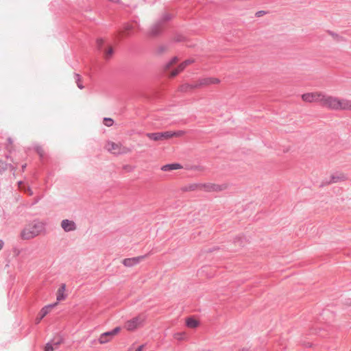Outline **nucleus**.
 Returning <instances> with one entry per match:
<instances>
[{"label":"nucleus","mask_w":351,"mask_h":351,"mask_svg":"<svg viewBox=\"0 0 351 351\" xmlns=\"http://www.w3.org/2000/svg\"><path fill=\"white\" fill-rule=\"evenodd\" d=\"M184 191H201V182L191 183L183 188Z\"/></svg>","instance_id":"nucleus-11"},{"label":"nucleus","mask_w":351,"mask_h":351,"mask_svg":"<svg viewBox=\"0 0 351 351\" xmlns=\"http://www.w3.org/2000/svg\"><path fill=\"white\" fill-rule=\"evenodd\" d=\"M108 334H110V331L104 332L99 336V338L98 340L99 343L104 344V343H106L112 340V339L113 338L112 335H108Z\"/></svg>","instance_id":"nucleus-14"},{"label":"nucleus","mask_w":351,"mask_h":351,"mask_svg":"<svg viewBox=\"0 0 351 351\" xmlns=\"http://www.w3.org/2000/svg\"><path fill=\"white\" fill-rule=\"evenodd\" d=\"M19 188L21 189H23L25 191V192L27 193L29 196L33 195V191H32L31 189H29V187L25 189L24 184H22L21 182H19Z\"/></svg>","instance_id":"nucleus-20"},{"label":"nucleus","mask_w":351,"mask_h":351,"mask_svg":"<svg viewBox=\"0 0 351 351\" xmlns=\"http://www.w3.org/2000/svg\"><path fill=\"white\" fill-rule=\"evenodd\" d=\"M5 169V164L1 161H0V170Z\"/></svg>","instance_id":"nucleus-28"},{"label":"nucleus","mask_w":351,"mask_h":351,"mask_svg":"<svg viewBox=\"0 0 351 351\" xmlns=\"http://www.w3.org/2000/svg\"><path fill=\"white\" fill-rule=\"evenodd\" d=\"M179 68H180V70H181L182 71L186 67L185 66V64H184L183 62L180 63L179 65H178Z\"/></svg>","instance_id":"nucleus-27"},{"label":"nucleus","mask_w":351,"mask_h":351,"mask_svg":"<svg viewBox=\"0 0 351 351\" xmlns=\"http://www.w3.org/2000/svg\"><path fill=\"white\" fill-rule=\"evenodd\" d=\"M143 348H144L143 345L138 346L135 350H134V348L132 347H130L127 351H142Z\"/></svg>","instance_id":"nucleus-25"},{"label":"nucleus","mask_w":351,"mask_h":351,"mask_svg":"<svg viewBox=\"0 0 351 351\" xmlns=\"http://www.w3.org/2000/svg\"><path fill=\"white\" fill-rule=\"evenodd\" d=\"M121 330V327H116L112 330L110 331V335H112V337H114L115 335H118L120 332Z\"/></svg>","instance_id":"nucleus-22"},{"label":"nucleus","mask_w":351,"mask_h":351,"mask_svg":"<svg viewBox=\"0 0 351 351\" xmlns=\"http://www.w3.org/2000/svg\"><path fill=\"white\" fill-rule=\"evenodd\" d=\"M104 124L108 127L112 125L113 120L110 118H105L104 119Z\"/></svg>","instance_id":"nucleus-23"},{"label":"nucleus","mask_w":351,"mask_h":351,"mask_svg":"<svg viewBox=\"0 0 351 351\" xmlns=\"http://www.w3.org/2000/svg\"><path fill=\"white\" fill-rule=\"evenodd\" d=\"M178 58L177 57L172 58L169 62H167L164 65V70L165 71H168L169 69H170V68L171 66L175 65L178 62Z\"/></svg>","instance_id":"nucleus-18"},{"label":"nucleus","mask_w":351,"mask_h":351,"mask_svg":"<svg viewBox=\"0 0 351 351\" xmlns=\"http://www.w3.org/2000/svg\"><path fill=\"white\" fill-rule=\"evenodd\" d=\"M106 149L113 154H127L130 149L123 146L120 143L108 142L105 146Z\"/></svg>","instance_id":"nucleus-6"},{"label":"nucleus","mask_w":351,"mask_h":351,"mask_svg":"<svg viewBox=\"0 0 351 351\" xmlns=\"http://www.w3.org/2000/svg\"><path fill=\"white\" fill-rule=\"evenodd\" d=\"M54 349L55 348L53 347V346L49 343H47L45 346V351H53Z\"/></svg>","instance_id":"nucleus-24"},{"label":"nucleus","mask_w":351,"mask_h":351,"mask_svg":"<svg viewBox=\"0 0 351 351\" xmlns=\"http://www.w3.org/2000/svg\"><path fill=\"white\" fill-rule=\"evenodd\" d=\"M61 227L66 232L73 231L76 229L75 222L69 219L62 220L61 222Z\"/></svg>","instance_id":"nucleus-10"},{"label":"nucleus","mask_w":351,"mask_h":351,"mask_svg":"<svg viewBox=\"0 0 351 351\" xmlns=\"http://www.w3.org/2000/svg\"><path fill=\"white\" fill-rule=\"evenodd\" d=\"M44 230L45 224L43 222L34 221L22 230L21 237L23 239L29 240L42 233Z\"/></svg>","instance_id":"nucleus-3"},{"label":"nucleus","mask_w":351,"mask_h":351,"mask_svg":"<svg viewBox=\"0 0 351 351\" xmlns=\"http://www.w3.org/2000/svg\"><path fill=\"white\" fill-rule=\"evenodd\" d=\"M146 136L152 141H162L161 138V134L160 132H156V133H147Z\"/></svg>","instance_id":"nucleus-17"},{"label":"nucleus","mask_w":351,"mask_h":351,"mask_svg":"<svg viewBox=\"0 0 351 351\" xmlns=\"http://www.w3.org/2000/svg\"><path fill=\"white\" fill-rule=\"evenodd\" d=\"M77 86H78V87L80 88H83V86L80 83L77 84Z\"/></svg>","instance_id":"nucleus-33"},{"label":"nucleus","mask_w":351,"mask_h":351,"mask_svg":"<svg viewBox=\"0 0 351 351\" xmlns=\"http://www.w3.org/2000/svg\"><path fill=\"white\" fill-rule=\"evenodd\" d=\"M193 62V60H191V59L186 60L183 62V63L185 64L186 66H188L189 65H190Z\"/></svg>","instance_id":"nucleus-26"},{"label":"nucleus","mask_w":351,"mask_h":351,"mask_svg":"<svg viewBox=\"0 0 351 351\" xmlns=\"http://www.w3.org/2000/svg\"><path fill=\"white\" fill-rule=\"evenodd\" d=\"M145 316L139 315L126 321L124 324V328L128 331L133 332L138 328L143 327L145 323Z\"/></svg>","instance_id":"nucleus-4"},{"label":"nucleus","mask_w":351,"mask_h":351,"mask_svg":"<svg viewBox=\"0 0 351 351\" xmlns=\"http://www.w3.org/2000/svg\"><path fill=\"white\" fill-rule=\"evenodd\" d=\"M186 325L189 328H196L199 326V322L196 319L189 317L186 319Z\"/></svg>","instance_id":"nucleus-15"},{"label":"nucleus","mask_w":351,"mask_h":351,"mask_svg":"<svg viewBox=\"0 0 351 351\" xmlns=\"http://www.w3.org/2000/svg\"><path fill=\"white\" fill-rule=\"evenodd\" d=\"M340 180L339 177H332V182H337Z\"/></svg>","instance_id":"nucleus-29"},{"label":"nucleus","mask_w":351,"mask_h":351,"mask_svg":"<svg viewBox=\"0 0 351 351\" xmlns=\"http://www.w3.org/2000/svg\"><path fill=\"white\" fill-rule=\"evenodd\" d=\"M66 286L62 284L57 291L56 293V300L58 302L65 300L66 298Z\"/></svg>","instance_id":"nucleus-12"},{"label":"nucleus","mask_w":351,"mask_h":351,"mask_svg":"<svg viewBox=\"0 0 351 351\" xmlns=\"http://www.w3.org/2000/svg\"><path fill=\"white\" fill-rule=\"evenodd\" d=\"M182 167L181 165L178 163H173V164H168L163 165L161 167V170L163 171H171L173 170H178L182 169Z\"/></svg>","instance_id":"nucleus-13"},{"label":"nucleus","mask_w":351,"mask_h":351,"mask_svg":"<svg viewBox=\"0 0 351 351\" xmlns=\"http://www.w3.org/2000/svg\"><path fill=\"white\" fill-rule=\"evenodd\" d=\"M180 72H182L181 70H180V68L179 66H178L175 69H173L170 73H169V77H174L175 76H176L178 73H180Z\"/></svg>","instance_id":"nucleus-21"},{"label":"nucleus","mask_w":351,"mask_h":351,"mask_svg":"<svg viewBox=\"0 0 351 351\" xmlns=\"http://www.w3.org/2000/svg\"><path fill=\"white\" fill-rule=\"evenodd\" d=\"M229 184L223 183L221 184L213 182H201V191L206 193H219L228 189Z\"/></svg>","instance_id":"nucleus-5"},{"label":"nucleus","mask_w":351,"mask_h":351,"mask_svg":"<svg viewBox=\"0 0 351 351\" xmlns=\"http://www.w3.org/2000/svg\"><path fill=\"white\" fill-rule=\"evenodd\" d=\"M3 246V241L0 240V250L2 249Z\"/></svg>","instance_id":"nucleus-31"},{"label":"nucleus","mask_w":351,"mask_h":351,"mask_svg":"<svg viewBox=\"0 0 351 351\" xmlns=\"http://www.w3.org/2000/svg\"><path fill=\"white\" fill-rule=\"evenodd\" d=\"M60 343H61L60 341H58V342L54 343L56 348H58V346L60 344Z\"/></svg>","instance_id":"nucleus-32"},{"label":"nucleus","mask_w":351,"mask_h":351,"mask_svg":"<svg viewBox=\"0 0 351 351\" xmlns=\"http://www.w3.org/2000/svg\"><path fill=\"white\" fill-rule=\"evenodd\" d=\"M146 258L147 255L125 258L122 261V263L125 267H132L134 265H136L140 262L144 261Z\"/></svg>","instance_id":"nucleus-8"},{"label":"nucleus","mask_w":351,"mask_h":351,"mask_svg":"<svg viewBox=\"0 0 351 351\" xmlns=\"http://www.w3.org/2000/svg\"><path fill=\"white\" fill-rule=\"evenodd\" d=\"M57 304L58 302H56L53 304L47 305L42 308L35 319L36 324H39L40 322L51 311V309L57 306Z\"/></svg>","instance_id":"nucleus-9"},{"label":"nucleus","mask_w":351,"mask_h":351,"mask_svg":"<svg viewBox=\"0 0 351 351\" xmlns=\"http://www.w3.org/2000/svg\"><path fill=\"white\" fill-rule=\"evenodd\" d=\"M301 97L304 102H318L328 110L351 111V99H350L338 97L318 91L304 93Z\"/></svg>","instance_id":"nucleus-1"},{"label":"nucleus","mask_w":351,"mask_h":351,"mask_svg":"<svg viewBox=\"0 0 351 351\" xmlns=\"http://www.w3.org/2000/svg\"><path fill=\"white\" fill-rule=\"evenodd\" d=\"M173 339L178 341H186L188 335L185 332H176L173 335Z\"/></svg>","instance_id":"nucleus-16"},{"label":"nucleus","mask_w":351,"mask_h":351,"mask_svg":"<svg viewBox=\"0 0 351 351\" xmlns=\"http://www.w3.org/2000/svg\"><path fill=\"white\" fill-rule=\"evenodd\" d=\"M132 28V26L130 25H128L125 28V31H129L130 29H131Z\"/></svg>","instance_id":"nucleus-30"},{"label":"nucleus","mask_w":351,"mask_h":351,"mask_svg":"<svg viewBox=\"0 0 351 351\" xmlns=\"http://www.w3.org/2000/svg\"><path fill=\"white\" fill-rule=\"evenodd\" d=\"M220 80L217 77H204L200 78L191 84H186L181 86L182 91H189L195 88L207 87L211 85H216L220 83Z\"/></svg>","instance_id":"nucleus-2"},{"label":"nucleus","mask_w":351,"mask_h":351,"mask_svg":"<svg viewBox=\"0 0 351 351\" xmlns=\"http://www.w3.org/2000/svg\"><path fill=\"white\" fill-rule=\"evenodd\" d=\"M185 132L183 130L178 131H166L160 132L161 138L162 141L168 140L172 138H180L185 135Z\"/></svg>","instance_id":"nucleus-7"},{"label":"nucleus","mask_w":351,"mask_h":351,"mask_svg":"<svg viewBox=\"0 0 351 351\" xmlns=\"http://www.w3.org/2000/svg\"><path fill=\"white\" fill-rule=\"evenodd\" d=\"M113 54V49L112 47H108L104 50V57L106 59H110Z\"/></svg>","instance_id":"nucleus-19"}]
</instances>
